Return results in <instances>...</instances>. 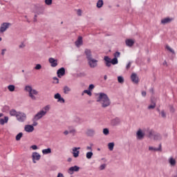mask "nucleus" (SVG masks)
Returning <instances> with one entry per match:
<instances>
[{"instance_id":"f257e3e1","label":"nucleus","mask_w":177,"mask_h":177,"mask_svg":"<svg viewBox=\"0 0 177 177\" xmlns=\"http://www.w3.org/2000/svg\"><path fill=\"white\" fill-rule=\"evenodd\" d=\"M97 102L98 103H100L103 109H106V107H109V106L111 104L110 98H109V96H107V94L104 93H100V95L97 98Z\"/></svg>"},{"instance_id":"f03ea898","label":"nucleus","mask_w":177,"mask_h":177,"mask_svg":"<svg viewBox=\"0 0 177 177\" xmlns=\"http://www.w3.org/2000/svg\"><path fill=\"white\" fill-rule=\"evenodd\" d=\"M49 110H50V105H46L42 109V110H40L39 112L37 113V114L34 115L33 120L39 121V120H41V118L46 115Z\"/></svg>"},{"instance_id":"7ed1b4c3","label":"nucleus","mask_w":177,"mask_h":177,"mask_svg":"<svg viewBox=\"0 0 177 177\" xmlns=\"http://www.w3.org/2000/svg\"><path fill=\"white\" fill-rule=\"evenodd\" d=\"M25 91L28 93L29 97H30L32 100H37L36 96H38V91L32 88V86L29 85L25 86Z\"/></svg>"},{"instance_id":"20e7f679","label":"nucleus","mask_w":177,"mask_h":177,"mask_svg":"<svg viewBox=\"0 0 177 177\" xmlns=\"http://www.w3.org/2000/svg\"><path fill=\"white\" fill-rule=\"evenodd\" d=\"M104 60L105 62V65L106 67H111V64L115 66V64H118V59L114 57L112 59L109 56H105L104 57Z\"/></svg>"},{"instance_id":"39448f33","label":"nucleus","mask_w":177,"mask_h":177,"mask_svg":"<svg viewBox=\"0 0 177 177\" xmlns=\"http://www.w3.org/2000/svg\"><path fill=\"white\" fill-rule=\"evenodd\" d=\"M147 136H148V138H149V139H151V138H153L154 140H161L162 139L161 134L154 131V130L148 131Z\"/></svg>"},{"instance_id":"423d86ee","label":"nucleus","mask_w":177,"mask_h":177,"mask_svg":"<svg viewBox=\"0 0 177 177\" xmlns=\"http://www.w3.org/2000/svg\"><path fill=\"white\" fill-rule=\"evenodd\" d=\"M16 119L19 122H25V121H27V115L24 112L18 111Z\"/></svg>"},{"instance_id":"0eeeda50","label":"nucleus","mask_w":177,"mask_h":177,"mask_svg":"<svg viewBox=\"0 0 177 177\" xmlns=\"http://www.w3.org/2000/svg\"><path fill=\"white\" fill-rule=\"evenodd\" d=\"M32 160L34 164H37V161L41 160V155L38 152H33L32 153Z\"/></svg>"},{"instance_id":"6e6552de","label":"nucleus","mask_w":177,"mask_h":177,"mask_svg":"<svg viewBox=\"0 0 177 177\" xmlns=\"http://www.w3.org/2000/svg\"><path fill=\"white\" fill-rule=\"evenodd\" d=\"M87 62L91 68H95V67H97L98 61L97 59L91 58L90 59H88Z\"/></svg>"},{"instance_id":"1a4fd4ad","label":"nucleus","mask_w":177,"mask_h":177,"mask_svg":"<svg viewBox=\"0 0 177 177\" xmlns=\"http://www.w3.org/2000/svg\"><path fill=\"white\" fill-rule=\"evenodd\" d=\"M10 23H3L0 27V32H5L10 27Z\"/></svg>"},{"instance_id":"9d476101","label":"nucleus","mask_w":177,"mask_h":177,"mask_svg":"<svg viewBox=\"0 0 177 177\" xmlns=\"http://www.w3.org/2000/svg\"><path fill=\"white\" fill-rule=\"evenodd\" d=\"M48 62L50 63V66L52 67H57L59 62L57 61V59L53 58V57H50L48 59Z\"/></svg>"},{"instance_id":"9b49d317","label":"nucleus","mask_w":177,"mask_h":177,"mask_svg":"<svg viewBox=\"0 0 177 177\" xmlns=\"http://www.w3.org/2000/svg\"><path fill=\"white\" fill-rule=\"evenodd\" d=\"M66 75V69L64 68H61L57 70V75L58 78H62V77Z\"/></svg>"},{"instance_id":"f8f14e48","label":"nucleus","mask_w":177,"mask_h":177,"mask_svg":"<svg viewBox=\"0 0 177 177\" xmlns=\"http://www.w3.org/2000/svg\"><path fill=\"white\" fill-rule=\"evenodd\" d=\"M75 133H77V130L73 127H69L67 131V135H71V136H75Z\"/></svg>"},{"instance_id":"ddd939ff","label":"nucleus","mask_w":177,"mask_h":177,"mask_svg":"<svg viewBox=\"0 0 177 177\" xmlns=\"http://www.w3.org/2000/svg\"><path fill=\"white\" fill-rule=\"evenodd\" d=\"M54 98L57 100L58 103H65L66 102V100H64V98L62 97V95L59 93L55 94Z\"/></svg>"},{"instance_id":"4468645a","label":"nucleus","mask_w":177,"mask_h":177,"mask_svg":"<svg viewBox=\"0 0 177 177\" xmlns=\"http://www.w3.org/2000/svg\"><path fill=\"white\" fill-rule=\"evenodd\" d=\"M78 171H80V167L75 165V166L70 167L68 170V174H70V175H73V174H74V172H78Z\"/></svg>"},{"instance_id":"2eb2a0df","label":"nucleus","mask_w":177,"mask_h":177,"mask_svg":"<svg viewBox=\"0 0 177 177\" xmlns=\"http://www.w3.org/2000/svg\"><path fill=\"white\" fill-rule=\"evenodd\" d=\"M75 46H77V48H80V46H82V45H84V41L82 40V37L79 36L77 37V41L75 42Z\"/></svg>"},{"instance_id":"dca6fc26","label":"nucleus","mask_w":177,"mask_h":177,"mask_svg":"<svg viewBox=\"0 0 177 177\" xmlns=\"http://www.w3.org/2000/svg\"><path fill=\"white\" fill-rule=\"evenodd\" d=\"M81 147H73V156L75 158H77V157H80V151Z\"/></svg>"},{"instance_id":"f3484780","label":"nucleus","mask_w":177,"mask_h":177,"mask_svg":"<svg viewBox=\"0 0 177 177\" xmlns=\"http://www.w3.org/2000/svg\"><path fill=\"white\" fill-rule=\"evenodd\" d=\"M84 55H86V58L87 59V60L93 59L92 51L91 50V49L86 48L84 50Z\"/></svg>"},{"instance_id":"a211bd4d","label":"nucleus","mask_w":177,"mask_h":177,"mask_svg":"<svg viewBox=\"0 0 177 177\" xmlns=\"http://www.w3.org/2000/svg\"><path fill=\"white\" fill-rule=\"evenodd\" d=\"M131 80L134 84H139V77L136 73H132L131 75Z\"/></svg>"},{"instance_id":"6ab92c4d","label":"nucleus","mask_w":177,"mask_h":177,"mask_svg":"<svg viewBox=\"0 0 177 177\" xmlns=\"http://www.w3.org/2000/svg\"><path fill=\"white\" fill-rule=\"evenodd\" d=\"M137 139L142 140L145 138V133L142 131V129H139L136 133Z\"/></svg>"},{"instance_id":"aec40b11","label":"nucleus","mask_w":177,"mask_h":177,"mask_svg":"<svg viewBox=\"0 0 177 177\" xmlns=\"http://www.w3.org/2000/svg\"><path fill=\"white\" fill-rule=\"evenodd\" d=\"M24 131L28 132L29 133L34 131V126L31 124H26L24 127Z\"/></svg>"},{"instance_id":"412c9836","label":"nucleus","mask_w":177,"mask_h":177,"mask_svg":"<svg viewBox=\"0 0 177 177\" xmlns=\"http://www.w3.org/2000/svg\"><path fill=\"white\" fill-rule=\"evenodd\" d=\"M125 44L127 45V46H129V48L133 46V45L135 44V40L132 39H127L125 41Z\"/></svg>"},{"instance_id":"4be33fe9","label":"nucleus","mask_w":177,"mask_h":177,"mask_svg":"<svg viewBox=\"0 0 177 177\" xmlns=\"http://www.w3.org/2000/svg\"><path fill=\"white\" fill-rule=\"evenodd\" d=\"M173 20L174 18L167 17L161 20V24L164 25L169 24V23H171V21H173Z\"/></svg>"},{"instance_id":"5701e85b","label":"nucleus","mask_w":177,"mask_h":177,"mask_svg":"<svg viewBox=\"0 0 177 177\" xmlns=\"http://www.w3.org/2000/svg\"><path fill=\"white\" fill-rule=\"evenodd\" d=\"M121 122L120 118H115L111 120V124L113 127H117Z\"/></svg>"},{"instance_id":"b1692460","label":"nucleus","mask_w":177,"mask_h":177,"mask_svg":"<svg viewBox=\"0 0 177 177\" xmlns=\"http://www.w3.org/2000/svg\"><path fill=\"white\" fill-rule=\"evenodd\" d=\"M86 133L87 136H90L91 138H92L93 136H95V129H87V131Z\"/></svg>"},{"instance_id":"393cba45","label":"nucleus","mask_w":177,"mask_h":177,"mask_svg":"<svg viewBox=\"0 0 177 177\" xmlns=\"http://www.w3.org/2000/svg\"><path fill=\"white\" fill-rule=\"evenodd\" d=\"M149 150L150 151H161V150H162V145H161V144H160L158 148H154L153 147H149Z\"/></svg>"},{"instance_id":"a878e982","label":"nucleus","mask_w":177,"mask_h":177,"mask_svg":"<svg viewBox=\"0 0 177 177\" xmlns=\"http://www.w3.org/2000/svg\"><path fill=\"white\" fill-rule=\"evenodd\" d=\"M9 121V118L8 116H5L4 118L0 119V124L1 125H5Z\"/></svg>"},{"instance_id":"bb28decb","label":"nucleus","mask_w":177,"mask_h":177,"mask_svg":"<svg viewBox=\"0 0 177 177\" xmlns=\"http://www.w3.org/2000/svg\"><path fill=\"white\" fill-rule=\"evenodd\" d=\"M41 152H42V154H44V156H46V154H50V153H52V149L47 148V149H42Z\"/></svg>"},{"instance_id":"cd10ccee","label":"nucleus","mask_w":177,"mask_h":177,"mask_svg":"<svg viewBox=\"0 0 177 177\" xmlns=\"http://www.w3.org/2000/svg\"><path fill=\"white\" fill-rule=\"evenodd\" d=\"M19 113V112H17L16 110L15 109H11L10 111V115H11V117H17V114Z\"/></svg>"},{"instance_id":"c85d7f7f","label":"nucleus","mask_w":177,"mask_h":177,"mask_svg":"<svg viewBox=\"0 0 177 177\" xmlns=\"http://www.w3.org/2000/svg\"><path fill=\"white\" fill-rule=\"evenodd\" d=\"M169 162L171 165H172V167L176 165V160L174 158H170Z\"/></svg>"},{"instance_id":"c756f323","label":"nucleus","mask_w":177,"mask_h":177,"mask_svg":"<svg viewBox=\"0 0 177 177\" xmlns=\"http://www.w3.org/2000/svg\"><path fill=\"white\" fill-rule=\"evenodd\" d=\"M104 2L103 0H98L97 2V8H98V9H100V8H102L103 6Z\"/></svg>"},{"instance_id":"7c9ffc66","label":"nucleus","mask_w":177,"mask_h":177,"mask_svg":"<svg viewBox=\"0 0 177 177\" xmlns=\"http://www.w3.org/2000/svg\"><path fill=\"white\" fill-rule=\"evenodd\" d=\"M152 104L148 106V110H153L156 109V102L154 101H151Z\"/></svg>"},{"instance_id":"2f4dec72","label":"nucleus","mask_w":177,"mask_h":177,"mask_svg":"<svg viewBox=\"0 0 177 177\" xmlns=\"http://www.w3.org/2000/svg\"><path fill=\"white\" fill-rule=\"evenodd\" d=\"M93 156V151L87 152L86 154V158H88V160H91V158H92Z\"/></svg>"},{"instance_id":"473e14b6","label":"nucleus","mask_w":177,"mask_h":177,"mask_svg":"<svg viewBox=\"0 0 177 177\" xmlns=\"http://www.w3.org/2000/svg\"><path fill=\"white\" fill-rule=\"evenodd\" d=\"M108 147L110 151H113V150H114V142H109L108 144Z\"/></svg>"},{"instance_id":"72a5a7b5","label":"nucleus","mask_w":177,"mask_h":177,"mask_svg":"<svg viewBox=\"0 0 177 177\" xmlns=\"http://www.w3.org/2000/svg\"><path fill=\"white\" fill-rule=\"evenodd\" d=\"M8 89L10 92H15V85L13 84L8 85Z\"/></svg>"},{"instance_id":"f704fd0d","label":"nucleus","mask_w":177,"mask_h":177,"mask_svg":"<svg viewBox=\"0 0 177 177\" xmlns=\"http://www.w3.org/2000/svg\"><path fill=\"white\" fill-rule=\"evenodd\" d=\"M84 93H86L88 95V96H92V92L88 89V90H84L83 93H82V96H84Z\"/></svg>"},{"instance_id":"c9c22d12","label":"nucleus","mask_w":177,"mask_h":177,"mask_svg":"<svg viewBox=\"0 0 177 177\" xmlns=\"http://www.w3.org/2000/svg\"><path fill=\"white\" fill-rule=\"evenodd\" d=\"M166 49H167L169 50V52H171V53H172L173 55H175V50L174 49H172L171 48H170L169 46L167 45Z\"/></svg>"},{"instance_id":"e433bc0d","label":"nucleus","mask_w":177,"mask_h":177,"mask_svg":"<svg viewBox=\"0 0 177 177\" xmlns=\"http://www.w3.org/2000/svg\"><path fill=\"white\" fill-rule=\"evenodd\" d=\"M118 81L119 84H124V77H122V76H118Z\"/></svg>"},{"instance_id":"4c0bfd02","label":"nucleus","mask_w":177,"mask_h":177,"mask_svg":"<svg viewBox=\"0 0 177 177\" xmlns=\"http://www.w3.org/2000/svg\"><path fill=\"white\" fill-rule=\"evenodd\" d=\"M23 137V133H19L16 136V140H20Z\"/></svg>"},{"instance_id":"58836bf2","label":"nucleus","mask_w":177,"mask_h":177,"mask_svg":"<svg viewBox=\"0 0 177 177\" xmlns=\"http://www.w3.org/2000/svg\"><path fill=\"white\" fill-rule=\"evenodd\" d=\"M103 133H104V135L107 136V135H109V133H110V131H109V129L105 128L103 129Z\"/></svg>"},{"instance_id":"ea45409f","label":"nucleus","mask_w":177,"mask_h":177,"mask_svg":"<svg viewBox=\"0 0 177 177\" xmlns=\"http://www.w3.org/2000/svg\"><path fill=\"white\" fill-rule=\"evenodd\" d=\"M53 0H45V3L48 6H50L52 5Z\"/></svg>"},{"instance_id":"a19ab883","label":"nucleus","mask_w":177,"mask_h":177,"mask_svg":"<svg viewBox=\"0 0 177 177\" xmlns=\"http://www.w3.org/2000/svg\"><path fill=\"white\" fill-rule=\"evenodd\" d=\"M121 55V53L118 52V51H116L114 54H113V56L114 57H115L116 59H118V57H120Z\"/></svg>"},{"instance_id":"79ce46f5","label":"nucleus","mask_w":177,"mask_h":177,"mask_svg":"<svg viewBox=\"0 0 177 177\" xmlns=\"http://www.w3.org/2000/svg\"><path fill=\"white\" fill-rule=\"evenodd\" d=\"M42 68V66L39 64H36L35 67V70H41Z\"/></svg>"},{"instance_id":"37998d69","label":"nucleus","mask_w":177,"mask_h":177,"mask_svg":"<svg viewBox=\"0 0 177 177\" xmlns=\"http://www.w3.org/2000/svg\"><path fill=\"white\" fill-rule=\"evenodd\" d=\"M160 114H161V117H162V118H167V114L165 113V111H162L160 112Z\"/></svg>"},{"instance_id":"c03bdc74","label":"nucleus","mask_w":177,"mask_h":177,"mask_svg":"<svg viewBox=\"0 0 177 177\" xmlns=\"http://www.w3.org/2000/svg\"><path fill=\"white\" fill-rule=\"evenodd\" d=\"M53 84H59V78L55 77L53 78Z\"/></svg>"},{"instance_id":"a18cd8bd","label":"nucleus","mask_w":177,"mask_h":177,"mask_svg":"<svg viewBox=\"0 0 177 177\" xmlns=\"http://www.w3.org/2000/svg\"><path fill=\"white\" fill-rule=\"evenodd\" d=\"M106 169V164H102L100 166V171H103V169Z\"/></svg>"},{"instance_id":"49530a36","label":"nucleus","mask_w":177,"mask_h":177,"mask_svg":"<svg viewBox=\"0 0 177 177\" xmlns=\"http://www.w3.org/2000/svg\"><path fill=\"white\" fill-rule=\"evenodd\" d=\"M88 91H92L93 89H95V85L94 84H90L88 88Z\"/></svg>"},{"instance_id":"de8ad7c7","label":"nucleus","mask_w":177,"mask_h":177,"mask_svg":"<svg viewBox=\"0 0 177 177\" xmlns=\"http://www.w3.org/2000/svg\"><path fill=\"white\" fill-rule=\"evenodd\" d=\"M32 121L33 122L32 127H37L38 125V122L37 121L38 120H34V118H32Z\"/></svg>"},{"instance_id":"09e8293b","label":"nucleus","mask_w":177,"mask_h":177,"mask_svg":"<svg viewBox=\"0 0 177 177\" xmlns=\"http://www.w3.org/2000/svg\"><path fill=\"white\" fill-rule=\"evenodd\" d=\"M77 16H82V10L81 9H78L77 11Z\"/></svg>"},{"instance_id":"8fccbe9b","label":"nucleus","mask_w":177,"mask_h":177,"mask_svg":"<svg viewBox=\"0 0 177 177\" xmlns=\"http://www.w3.org/2000/svg\"><path fill=\"white\" fill-rule=\"evenodd\" d=\"M169 110L170 113H175V108H174V106L171 105Z\"/></svg>"},{"instance_id":"3c124183","label":"nucleus","mask_w":177,"mask_h":177,"mask_svg":"<svg viewBox=\"0 0 177 177\" xmlns=\"http://www.w3.org/2000/svg\"><path fill=\"white\" fill-rule=\"evenodd\" d=\"M30 149H32V150H38V147L37 145H32L30 147Z\"/></svg>"},{"instance_id":"603ef678","label":"nucleus","mask_w":177,"mask_h":177,"mask_svg":"<svg viewBox=\"0 0 177 177\" xmlns=\"http://www.w3.org/2000/svg\"><path fill=\"white\" fill-rule=\"evenodd\" d=\"M131 62H129L126 66L127 70H129V68H131Z\"/></svg>"},{"instance_id":"864d4df0","label":"nucleus","mask_w":177,"mask_h":177,"mask_svg":"<svg viewBox=\"0 0 177 177\" xmlns=\"http://www.w3.org/2000/svg\"><path fill=\"white\" fill-rule=\"evenodd\" d=\"M26 45H24V43H21L19 46V48L20 49H23V48H25Z\"/></svg>"},{"instance_id":"5fc2aeb1","label":"nucleus","mask_w":177,"mask_h":177,"mask_svg":"<svg viewBox=\"0 0 177 177\" xmlns=\"http://www.w3.org/2000/svg\"><path fill=\"white\" fill-rule=\"evenodd\" d=\"M5 53H6V48H4L1 50V55L2 56L5 55Z\"/></svg>"},{"instance_id":"6e6d98bb","label":"nucleus","mask_w":177,"mask_h":177,"mask_svg":"<svg viewBox=\"0 0 177 177\" xmlns=\"http://www.w3.org/2000/svg\"><path fill=\"white\" fill-rule=\"evenodd\" d=\"M57 177H64V176L63 175V174L59 173Z\"/></svg>"},{"instance_id":"4d7b16f0","label":"nucleus","mask_w":177,"mask_h":177,"mask_svg":"<svg viewBox=\"0 0 177 177\" xmlns=\"http://www.w3.org/2000/svg\"><path fill=\"white\" fill-rule=\"evenodd\" d=\"M147 93L146 91H142V96H143L145 97V96H146Z\"/></svg>"},{"instance_id":"13d9d810","label":"nucleus","mask_w":177,"mask_h":177,"mask_svg":"<svg viewBox=\"0 0 177 177\" xmlns=\"http://www.w3.org/2000/svg\"><path fill=\"white\" fill-rule=\"evenodd\" d=\"M163 66H168V64L167 63V61H164V62H163Z\"/></svg>"},{"instance_id":"bf43d9fd","label":"nucleus","mask_w":177,"mask_h":177,"mask_svg":"<svg viewBox=\"0 0 177 177\" xmlns=\"http://www.w3.org/2000/svg\"><path fill=\"white\" fill-rule=\"evenodd\" d=\"M68 161L69 162H71V161H73V158H68Z\"/></svg>"},{"instance_id":"052dcab7","label":"nucleus","mask_w":177,"mask_h":177,"mask_svg":"<svg viewBox=\"0 0 177 177\" xmlns=\"http://www.w3.org/2000/svg\"><path fill=\"white\" fill-rule=\"evenodd\" d=\"M86 149H87V150H92V147H86Z\"/></svg>"},{"instance_id":"680f3d73","label":"nucleus","mask_w":177,"mask_h":177,"mask_svg":"<svg viewBox=\"0 0 177 177\" xmlns=\"http://www.w3.org/2000/svg\"><path fill=\"white\" fill-rule=\"evenodd\" d=\"M104 81H106V80H107V75H105L104 76Z\"/></svg>"},{"instance_id":"e2e57ef3","label":"nucleus","mask_w":177,"mask_h":177,"mask_svg":"<svg viewBox=\"0 0 177 177\" xmlns=\"http://www.w3.org/2000/svg\"><path fill=\"white\" fill-rule=\"evenodd\" d=\"M64 93H67V90H66V88L65 87L64 89Z\"/></svg>"},{"instance_id":"0e129e2a","label":"nucleus","mask_w":177,"mask_h":177,"mask_svg":"<svg viewBox=\"0 0 177 177\" xmlns=\"http://www.w3.org/2000/svg\"><path fill=\"white\" fill-rule=\"evenodd\" d=\"M150 92H152V93L154 92V89H153V88H151V89H150Z\"/></svg>"},{"instance_id":"69168bd1","label":"nucleus","mask_w":177,"mask_h":177,"mask_svg":"<svg viewBox=\"0 0 177 177\" xmlns=\"http://www.w3.org/2000/svg\"><path fill=\"white\" fill-rule=\"evenodd\" d=\"M1 117H3V113H0V118Z\"/></svg>"},{"instance_id":"338daca9","label":"nucleus","mask_w":177,"mask_h":177,"mask_svg":"<svg viewBox=\"0 0 177 177\" xmlns=\"http://www.w3.org/2000/svg\"><path fill=\"white\" fill-rule=\"evenodd\" d=\"M64 133V135H67V131H65Z\"/></svg>"},{"instance_id":"774afa93","label":"nucleus","mask_w":177,"mask_h":177,"mask_svg":"<svg viewBox=\"0 0 177 177\" xmlns=\"http://www.w3.org/2000/svg\"><path fill=\"white\" fill-rule=\"evenodd\" d=\"M173 177H177V175H176V176H173Z\"/></svg>"}]
</instances>
